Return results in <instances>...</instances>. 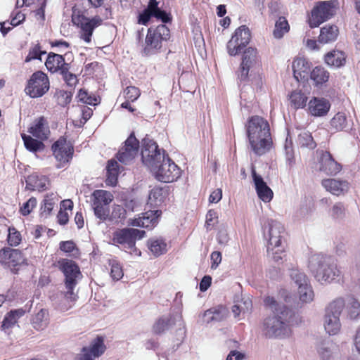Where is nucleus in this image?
<instances>
[{
    "mask_svg": "<svg viewBox=\"0 0 360 360\" xmlns=\"http://www.w3.org/2000/svg\"><path fill=\"white\" fill-rule=\"evenodd\" d=\"M25 19V14L20 11H17L14 14H12L11 20L9 22L12 27H15L22 23Z\"/></svg>",
    "mask_w": 360,
    "mask_h": 360,
    "instance_id": "obj_63",
    "label": "nucleus"
},
{
    "mask_svg": "<svg viewBox=\"0 0 360 360\" xmlns=\"http://www.w3.org/2000/svg\"><path fill=\"white\" fill-rule=\"evenodd\" d=\"M148 247L151 253L158 257L167 252V243L162 238H151L148 241Z\"/></svg>",
    "mask_w": 360,
    "mask_h": 360,
    "instance_id": "obj_35",
    "label": "nucleus"
},
{
    "mask_svg": "<svg viewBox=\"0 0 360 360\" xmlns=\"http://www.w3.org/2000/svg\"><path fill=\"white\" fill-rule=\"evenodd\" d=\"M247 136L252 150L257 155L265 154L271 145L268 122L259 116L251 117L246 124Z\"/></svg>",
    "mask_w": 360,
    "mask_h": 360,
    "instance_id": "obj_2",
    "label": "nucleus"
},
{
    "mask_svg": "<svg viewBox=\"0 0 360 360\" xmlns=\"http://www.w3.org/2000/svg\"><path fill=\"white\" fill-rule=\"evenodd\" d=\"M321 360H338L330 347L323 344L318 349Z\"/></svg>",
    "mask_w": 360,
    "mask_h": 360,
    "instance_id": "obj_48",
    "label": "nucleus"
},
{
    "mask_svg": "<svg viewBox=\"0 0 360 360\" xmlns=\"http://www.w3.org/2000/svg\"><path fill=\"white\" fill-rule=\"evenodd\" d=\"M58 103L62 106H65L70 103L72 99V94L70 92L60 90L57 92Z\"/></svg>",
    "mask_w": 360,
    "mask_h": 360,
    "instance_id": "obj_59",
    "label": "nucleus"
},
{
    "mask_svg": "<svg viewBox=\"0 0 360 360\" xmlns=\"http://www.w3.org/2000/svg\"><path fill=\"white\" fill-rule=\"evenodd\" d=\"M126 210L120 205H114L112 211V217L113 219H122L124 218Z\"/></svg>",
    "mask_w": 360,
    "mask_h": 360,
    "instance_id": "obj_64",
    "label": "nucleus"
},
{
    "mask_svg": "<svg viewBox=\"0 0 360 360\" xmlns=\"http://www.w3.org/2000/svg\"><path fill=\"white\" fill-rule=\"evenodd\" d=\"M0 262L8 265L13 273L25 263V259L18 250L4 248L0 250Z\"/></svg>",
    "mask_w": 360,
    "mask_h": 360,
    "instance_id": "obj_16",
    "label": "nucleus"
},
{
    "mask_svg": "<svg viewBox=\"0 0 360 360\" xmlns=\"http://www.w3.org/2000/svg\"><path fill=\"white\" fill-rule=\"evenodd\" d=\"M106 169V184L112 186H115L117 182V176L119 174V165L117 162L114 160H109Z\"/></svg>",
    "mask_w": 360,
    "mask_h": 360,
    "instance_id": "obj_34",
    "label": "nucleus"
},
{
    "mask_svg": "<svg viewBox=\"0 0 360 360\" xmlns=\"http://www.w3.org/2000/svg\"><path fill=\"white\" fill-rule=\"evenodd\" d=\"M330 103L324 98L314 97L308 103V112L314 117H324L329 112Z\"/></svg>",
    "mask_w": 360,
    "mask_h": 360,
    "instance_id": "obj_23",
    "label": "nucleus"
},
{
    "mask_svg": "<svg viewBox=\"0 0 360 360\" xmlns=\"http://www.w3.org/2000/svg\"><path fill=\"white\" fill-rule=\"evenodd\" d=\"M145 233L144 231L131 228L117 229L112 233V243L131 250L134 248L136 240L143 238Z\"/></svg>",
    "mask_w": 360,
    "mask_h": 360,
    "instance_id": "obj_12",
    "label": "nucleus"
},
{
    "mask_svg": "<svg viewBox=\"0 0 360 360\" xmlns=\"http://www.w3.org/2000/svg\"><path fill=\"white\" fill-rule=\"evenodd\" d=\"M57 202L58 198L55 193L46 195L41 207V214L46 217L49 214Z\"/></svg>",
    "mask_w": 360,
    "mask_h": 360,
    "instance_id": "obj_46",
    "label": "nucleus"
},
{
    "mask_svg": "<svg viewBox=\"0 0 360 360\" xmlns=\"http://www.w3.org/2000/svg\"><path fill=\"white\" fill-rule=\"evenodd\" d=\"M260 65V58L258 51L252 47L247 48L242 56V62L238 73V79L240 81L245 80L249 75V72H253Z\"/></svg>",
    "mask_w": 360,
    "mask_h": 360,
    "instance_id": "obj_14",
    "label": "nucleus"
},
{
    "mask_svg": "<svg viewBox=\"0 0 360 360\" xmlns=\"http://www.w3.org/2000/svg\"><path fill=\"white\" fill-rule=\"evenodd\" d=\"M252 176L258 197L264 202H270L273 198L274 193L263 178L257 174L254 167L252 168Z\"/></svg>",
    "mask_w": 360,
    "mask_h": 360,
    "instance_id": "obj_22",
    "label": "nucleus"
},
{
    "mask_svg": "<svg viewBox=\"0 0 360 360\" xmlns=\"http://www.w3.org/2000/svg\"><path fill=\"white\" fill-rule=\"evenodd\" d=\"M53 155L60 165L58 167H63L64 164L68 163L72 157L73 147L66 141L65 139H60L52 146Z\"/></svg>",
    "mask_w": 360,
    "mask_h": 360,
    "instance_id": "obj_18",
    "label": "nucleus"
},
{
    "mask_svg": "<svg viewBox=\"0 0 360 360\" xmlns=\"http://www.w3.org/2000/svg\"><path fill=\"white\" fill-rule=\"evenodd\" d=\"M22 139L26 149L30 152L40 151L44 148V145L41 141L36 140L30 136L22 134Z\"/></svg>",
    "mask_w": 360,
    "mask_h": 360,
    "instance_id": "obj_44",
    "label": "nucleus"
},
{
    "mask_svg": "<svg viewBox=\"0 0 360 360\" xmlns=\"http://www.w3.org/2000/svg\"><path fill=\"white\" fill-rule=\"evenodd\" d=\"M283 247L273 248L271 251H269V248H267V255L269 258L272 259L275 262L279 263L283 255Z\"/></svg>",
    "mask_w": 360,
    "mask_h": 360,
    "instance_id": "obj_55",
    "label": "nucleus"
},
{
    "mask_svg": "<svg viewBox=\"0 0 360 360\" xmlns=\"http://www.w3.org/2000/svg\"><path fill=\"white\" fill-rule=\"evenodd\" d=\"M308 267L315 279L321 283H330L340 276V271L332 257L322 253L311 255Z\"/></svg>",
    "mask_w": 360,
    "mask_h": 360,
    "instance_id": "obj_3",
    "label": "nucleus"
},
{
    "mask_svg": "<svg viewBox=\"0 0 360 360\" xmlns=\"http://www.w3.org/2000/svg\"><path fill=\"white\" fill-rule=\"evenodd\" d=\"M113 195L105 190H96L92 193V208L94 214L101 221H105L109 216L108 205L113 200Z\"/></svg>",
    "mask_w": 360,
    "mask_h": 360,
    "instance_id": "obj_8",
    "label": "nucleus"
},
{
    "mask_svg": "<svg viewBox=\"0 0 360 360\" xmlns=\"http://www.w3.org/2000/svg\"><path fill=\"white\" fill-rule=\"evenodd\" d=\"M107 0H88L91 6L94 8L104 7L105 13L103 15L105 19H108L111 15V10L110 6L105 5Z\"/></svg>",
    "mask_w": 360,
    "mask_h": 360,
    "instance_id": "obj_60",
    "label": "nucleus"
},
{
    "mask_svg": "<svg viewBox=\"0 0 360 360\" xmlns=\"http://www.w3.org/2000/svg\"><path fill=\"white\" fill-rule=\"evenodd\" d=\"M299 300L302 303H309L313 301L314 293L310 283H307L297 289Z\"/></svg>",
    "mask_w": 360,
    "mask_h": 360,
    "instance_id": "obj_38",
    "label": "nucleus"
},
{
    "mask_svg": "<svg viewBox=\"0 0 360 360\" xmlns=\"http://www.w3.org/2000/svg\"><path fill=\"white\" fill-rule=\"evenodd\" d=\"M290 277L298 288L309 282L305 274L296 266L290 269Z\"/></svg>",
    "mask_w": 360,
    "mask_h": 360,
    "instance_id": "obj_43",
    "label": "nucleus"
},
{
    "mask_svg": "<svg viewBox=\"0 0 360 360\" xmlns=\"http://www.w3.org/2000/svg\"><path fill=\"white\" fill-rule=\"evenodd\" d=\"M45 51H42L41 50L40 46L39 44H35L34 46L30 48L28 55L25 58V62H30L32 60L39 59L41 60V56L43 54H45Z\"/></svg>",
    "mask_w": 360,
    "mask_h": 360,
    "instance_id": "obj_53",
    "label": "nucleus"
},
{
    "mask_svg": "<svg viewBox=\"0 0 360 360\" xmlns=\"http://www.w3.org/2000/svg\"><path fill=\"white\" fill-rule=\"evenodd\" d=\"M331 127L336 131L349 129V121L343 112H338L330 120Z\"/></svg>",
    "mask_w": 360,
    "mask_h": 360,
    "instance_id": "obj_36",
    "label": "nucleus"
},
{
    "mask_svg": "<svg viewBox=\"0 0 360 360\" xmlns=\"http://www.w3.org/2000/svg\"><path fill=\"white\" fill-rule=\"evenodd\" d=\"M68 65V63L65 62L63 56L54 53H50L45 62L46 68L51 72H56L58 70L61 72L63 66Z\"/></svg>",
    "mask_w": 360,
    "mask_h": 360,
    "instance_id": "obj_27",
    "label": "nucleus"
},
{
    "mask_svg": "<svg viewBox=\"0 0 360 360\" xmlns=\"http://www.w3.org/2000/svg\"><path fill=\"white\" fill-rule=\"evenodd\" d=\"M103 20L98 15L88 18L83 14H73L72 17L73 24L79 28V39L86 44L91 43L94 30L102 25Z\"/></svg>",
    "mask_w": 360,
    "mask_h": 360,
    "instance_id": "obj_6",
    "label": "nucleus"
},
{
    "mask_svg": "<svg viewBox=\"0 0 360 360\" xmlns=\"http://www.w3.org/2000/svg\"><path fill=\"white\" fill-rule=\"evenodd\" d=\"M348 314L351 319H356L360 316V302L356 300H352L348 306Z\"/></svg>",
    "mask_w": 360,
    "mask_h": 360,
    "instance_id": "obj_57",
    "label": "nucleus"
},
{
    "mask_svg": "<svg viewBox=\"0 0 360 360\" xmlns=\"http://www.w3.org/2000/svg\"><path fill=\"white\" fill-rule=\"evenodd\" d=\"M170 37V32L165 25H160L156 27H150L145 39L143 53L146 55L156 53Z\"/></svg>",
    "mask_w": 360,
    "mask_h": 360,
    "instance_id": "obj_5",
    "label": "nucleus"
},
{
    "mask_svg": "<svg viewBox=\"0 0 360 360\" xmlns=\"http://www.w3.org/2000/svg\"><path fill=\"white\" fill-rule=\"evenodd\" d=\"M167 191L159 186H155L151 189L148 196V203L151 206L160 205L165 198Z\"/></svg>",
    "mask_w": 360,
    "mask_h": 360,
    "instance_id": "obj_32",
    "label": "nucleus"
},
{
    "mask_svg": "<svg viewBox=\"0 0 360 360\" xmlns=\"http://www.w3.org/2000/svg\"><path fill=\"white\" fill-rule=\"evenodd\" d=\"M174 324L169 318L160 319L154 325L153 330L156 333H161L167 330L169 326Z\"/></svg>",
    "mask_w": 360,
    "mask_h": 360,
    "instance_id": "obj_52",
    "label": "nucleus"
},
{
    "mask_svg": "<svg viewBox=\"0 0 360 360\" xmlns=\"http://www.w3.org/2000/svg\"><path fill=\"white\" fill-rule=\"evenodd\" d=\"M345 307V302L342 297H337L330 302L325 309L323 327L330 335H337L341 329L340 316Z\"/></svg>",
    "mask_w": 360,
    "mask_h": 360,
    "instance_id": "obj_4",
    "label": "nucleus"
},
{
    "mask_svg": "<svg viewBox=\"0 0 360 360\" xmlns=\"http://www.w3.org/2000/svg\"><path fill=\"white\" fill-rule=\"evenodd\" d=\"M339 30L337 26L328 25L321 29L319 41L323 44L335 41L338 37Z\"/></svg>",
    "mask_w": 360,
    "mask_h": 360,
    "instance_id": "obj_29",
    "label": "nucleus"
},
{
    "mask_svg": "<svg viewBox=\"0 0 360 360\" xmlns=\"http://www.w3.org/2000/svg\"><path fill=\"white\" fill-rule=\"evenodd\" d=\"M285 157L287 161L292 164L294 162V152L292 149V143L291 140L288 141V138H286L285 143L284 146Z\"/></svg>",
    "mask_w": 360,
    "mask_h": 360,
    "instance_id": "obj_62",
    "label": "nucleus"
},
{
    "mask_svg": "<svg viewBox=\"0 0 360 360\" xmlns=\"http://www.w3.org/2000/svg\"><path fill=\"white\" fill-rule=\"evenodd\" d=\"M150 169L158 180L163 182H173L181 173V169L167 156Z\"/></svg>",
    "mask_w": 360,
    "mask_h": 360,
    "instance_id": "obj_7",
    "label": "nucleus"
},
{
    "mask_svg": "<svg viewBox=\"0 0 360 360\" xmlns=\"http://www.w3.org/2000/svg\"><path fill=\"white\" fill-rule=\"evenodd\" d=\"M346 208L341 202H337L329 210L330 216L334 219H342L345 216Z\"/></svg>",
    "mask_w": 360,
    "mask_h": 360,
    "instance_id": "obj_47",
    "label": "nucleus"
},
{
    "mask_svg": "<svg viewBox=\"0 0 360 360\" xmlns=\"http://www.w3.org/2000/svg\"><path fill=\"white\" fill-rule=\"evenodd\" d=\"M32 324L34 328L37 330H44L49 324L48 311L46 309H41L34 316Z\"/></svg>",
    "mask_w": 360,
    "mask_h": 360,
    "instance_id": "obj_39",
    "label": "nucleus"
},
{
    "mask_svg": "<svg viewBox=\"0 0 360 360\" xmlns=\"http://www.w3.org/2000/svg\"><path fill=\"white\" fill-rule=\"evenodd\" d=\"M74 289L66 288V292H61V300L59 303L61 310L67 311L74 305L77 298V295L74 292Z\"/></svg>",
    "mask_w": 360,
    "mask_h": 360,
    "instance_id": "obj_31",
    "label": "nucleus"
},
{
    "mask_svg": "<svg viewBox=\"0 0 360 360\" xmlns=\"http://www.w3.org/2000/svg\"><path fill=\"white\" fill-rule=\"evenodd\" d=\"M310 77L316 86H319L328 82L329 72L322 67H316L311 71Z\"/></svg>",
    "mask_w": 360,
    "mask_h": 360,
    "instance_id": "obj_37",
    "label": "nucleus"
},
{
    "mask_svg": "<svg viewBox=\"0 0 360 360\" xmlns=\"http://www.w3.org/2000/svg\"><path fill=\"white\" fill-rule=\"evenodd\" d=\"M289 30L288 20L284 17H280L275 23L274 37L276 39H281L285 33L288 32Z\"/></svg>",
    "mask_w": 360,
    "mask_h": 360,
    "instance_id": "obj_42",
    "label": "nucleus"
},
{
    "mask_svg": "<svg viewBox=\"0 0 360 360\" xmlns=\"http://www.w3.org/2000/svg\"><path fill=\"white\" fill-rule=\"evenodd\" d=\"M290 101L291 106L295 109L303 108L306 106L307 97L304 93L295 91L290 96Z\"/></svg>",
    "mask_w": 360,
    "mask_h": 360,
    "instance_id": "obj_41",
    "label": "nucleus"
},
{
    "mask_svg": "<svg viewBox=\"0 0 360 360\" xmlns=\"http://www.w3.org/2000/svg\"><path fill=\"white\" fill-rule=\"evenodd\" d=\"M333 3L331 1H320L312 10L309 18L311 27H316L333 15Z\"/></svg>",
    "mask_w": 360,
    "mask_h": 360,
    "instance_id": "obj_15",
    "label": "nucleus"
},
{
    "mask_svg": "<svg viewBox=\"0 0 360 360\" xmlns=\"http://www.w3.org/2000/svg\"><path fill=\"white\" fill-rule=\"evenodd\" d=\"M139 150V141L131 134L117 153L118 160L124 164L129 163L137 155Z\"/></svg>",
    "mask_w": 360,
    "mask_h": 360,
    "instance_id": "obj_19",
    "label": "nucleus"
},
{
    "mask_svg": "<svg viewBox=\"0 0 360 360\" xmlns=\"http://www.w3.org/2000/svg\"><path fill=\"white\" fill-rule=\"evenodd\" d=\"M297 143L300 147L303 148L314 149L316 146L311 134L309 131L301 132L298 135Z\"/></svg>",
    "mask_w": 360,
    "mask_h": 360,
    "instance_id": "obj_45",
    "label": "nucleus"
},
{
    "mask_svg": "<svg viewBox=\"0 0 360 360\" xmlns=\"http://www.w3.org/2000/svg\"><path fill=\"white\" fill-rule=\"evenodd\" d=\"M77 98L79 101L88 105H95L98 103L96 96L89 94L86 90L82 89L79 91Z\"/></svg>",
    "mask_w": 360,
    "mask_h": 360,
    "instance_id": "obj_49",
    "label": "nucleus"
},
{
    "mask_svg": "<svg viewBox=\"0 0 360 360\" xmlns=\"http://www.w3.org/2000/svg\"><path fill=\"white\" fill-rule=\"evenodd\" d=\"M161 211H148L143 213L138 218L131 219L129 224L133 226H139L143 228H152L158 224V217L160 216Z\"/></svg>",
    "mask_w": 360,
    "mask_h": 360,
    "instance_id": "obj_24",
    "label": "nucleus"
},
{
    "mask_svg": "<svg viewBox=\"0 0 360 360\" xmlns=\"http://www.w3.org/2000/svg\"><path fill=\"white\" fill-rule=\"evenodd\" d=\"M325 62L330 66L340 68L345 64L346 55L342 51L333 50L326 55Z\"/></svg>",
    "mask_w": 360,
    "mask_h": 360,
    "instance_id": "obj_30",
    "label": "nucleus"
},
{
    "mask_svg": "<svg viewBox=\"0 0 360 360\" xmlns=\"http://www.w3.org/2000/svg\"><path fill=\"white\" fill-rule=\"evenodd\" d=\"M24 314L25 311L22 309L11 311L4 317L2 323V328L4 329L11 328L17 323L18 319L23 316Z\"/></svg>",
    "mask_w": 360,
    "mask_h": 360,
    "instance_id": "obj_40",
    "label": "nucleus"
},
{
    "mask_svg": "<svg viewBox=\"0 0 360 360\" xmlns=\"http://www.w3.org/2000/svg\"><path fill=\"white\" fill-rule=\"evenodd\" d=\"M29 132L37 139L41 140L46 139L50 131L48 123L44 117H41L36 120L30 127Z\"/></svg>",
    "mask_w": 360,
    "mask_h": 360,
    "instance_id": "obj_25",
    "label": "nucleus"
},
{
    "mask_svg": "<svg viewBox=\"0 0 360 360\" xmlns=\"http://www.w3.org/2000/svg\"><path fill=\"white\" fill-rule=\"evenodd\" d=\"M251 39L250 31L245 25L236 30L231 39L227 43V51L231 56L238 55L246 46Z\"/></svg>",
    "mask_w": 360,
    "mask_h": 360,
    "instance_id": "obj_13",
    "label": "nucleus"
},
{
    "mask_svg": "<svg viewBox=\"0 0 360 360\" xmlns=\"http://www.w3.org/2000/svg\"><path fill=\"white\" fill-rule=\"evenodd\" d=\"M21 241L20 233L15 228L8 229V243L11 246L18 245Z\"/></svg>",
    "mask_w": 360,
    "mask_h": 360,
    "instance_id": "obj_56",
    "label": "nucleus"
},
{
    "mask_svg": "<svg viewBox=\"0 0 360 360\" xmlns=\"http://www.w3.org/2000/svg\"><path fill=\"white\" fill-rule=\"evenodd\" d=\"M264 304L272 315L266 318L263 323V333L268 338H288L292 334L293 313L285 304L274 297L264 299Z\"/></svg>",
    "mask_w": 360,
    "mask_h": 360,
    "instance_id": "obj_1",
    "label": "nucleus"
},
{
    "mask_svg": "<svg viewBox=\"0 0 360 360\" xmlns=\"http://www.w3.org/2000/svg\"><path fill=\"white\" fill-rule=\"evenodd\" d=\"M48 76L41 71L34 72L27 81L25 91L31 98H39L44 95L49 89Z\"/></svg>",
    "mask_w": 360,
    "mask_h": 360,
    "instance_id": "obj_11",
    "label": "nucleus"
},
{
    "mask_svg": "<svg viewBox=\"0 0 360 360\" xmlns=\"http://www.w3.org/2000/svg\"><path fill=\"white\" fill-rule=\"evenodd\" d=\"M110 276L115 281L121 279L124 275L121 265L116 261L110 262Z\"/></svg>",
    "mask_w": 360,
    "mask_h": 360,
    "instance_id": "obj_50",
    "label": "nucleus"
},
{
    "mask_svg": "<svg viewBox=\"0 0 360 360\" xmlns=\"http://www.w3.org/2000/svg\"><path fill=\"white\" fill-rule=\"evenodd\" d=\"M106 349L103 337L98 336L94 338L89 346L84 347L82 349V352L87 353L93 358H98L105 352Z\"/></svg>",
    "mask_w": 360,
    "mask_h": 360,
    "instance_id": "obj_26",
    "label": "nucleus"
},
{
    "mask_svg": "<svg viewBox=\"0 0 360 360\" xmlns=\"http://www.w3.org/2000/svg\"><path fill=\"white\" fill-rule=\"evenodd\" d=\"M165 156V150L158 148L157 143L145 138L142 141L141 158L143 163L150 169L155 165L160 163Z\"/></svg>",
    "mask_w": 360,
    "mask_h": 360,
    "instance_id": "obj_10",
    "label": "nucleus"
},
{
    "mask_svg": "<svg viewBox=\"0 0 360 360\" xmlns=\"http://www.w3.org/2000/svg\"><path fill=\"white\" fill-rule=\"evenodd\" d=\"M269 229L266 237L268 240L267 248H269V251H271L273 248L281 247V233L283 231L282 224L274 220H269L268 221Z\"/></svg>",
    "mask_w": 360,
    "mask_h": 360,
    "instance_id": "obj_20",
    "label": "nucleus"
},
{
    "mask_svg": "<svg viewBox=\"0 0 360 360\" xmlns=\"http://www.w3.org/2000/svg\"><path fill=\"white\" fill-rule=\"evenodd\" d=\"M49 183V179L45 176L32 174L27 178L26 188L31 190H44Z\"/></svg>",
    "mask_w": 360,
    "mask_h": 360,
    "instance_id": "obj_28",
    "label": "nucleus"
},
{
    "mask_svg": "<svg viewBox=\"0 0 360 360\" xmlns=\"http://www.w3.org/2000/svg\"><path fill=\"white\" fill-rule=\"evenodd\" d=\"M56 266L63 272L65 288H75L82 278L79 267L75 262L68 259H60Z\"/></svg>",
    "mask_w": 360,
    "mask_h": 360,
    "instance_id": "obj_9",
    "label": "nucleus"
},
{
    "mask_svg": "<svg viewBox=\"0 0 360 360\" xmlns=\"http://www.w3.org/2000/svg\"><path fill=\"white\" fill-rule=\"evenodd\" d=\"M214 321H221L227 316V310L221 306L211 308Z\"/></svg>",
    "mask_w": 360,
    "mask_h": 360,
    "instance_id": "obj_58",
    "label": "nucleus"
},
{
    "mask_svg": "<svg viewBox=\"0 0 360 360\" xmlns=\"http://www.w3.org/2000/svg\"><path fill=\"white\" fill-rule=\"evenodd\" d=\"M37 205V199L30 198L20 208V212L22 215H28Z\"/></svg>",
    "mask_w": 360,
    "mask_h": 360,
    "instance_id": "obj_61",
    "label": "nucleus"
},
{
    "mask_svg": "<svg viewBox=\"0 0 360 360\" xmlns=\"http://www.w3.org/2000/svg\"><path fill=\"white\" fill-rule=\"evenodd\" d=\"M124 97L127 101H135L140 96V90L134 86H127L124 91Z\"/></svg>",
    "mask_w": 360,
    "mask_h": 360,
    "instance_id": "obj_54",
    "label": "nucleus"
},
{
    "mask_svg": "<svg viewBox=\"0 0 360 360\" xmlns=\"http://www.w3.org/2000/svg\"><path fill=\"white\" fill-rule=\"evenodd\" d=\"M69 69L70 65L63 66V69L60 73L68 86H75L77 83V78L75 75L69 72Z\"/></svg>",
    "mask_w": 360,
    "mask_h": 360,
    "instance_id": "obj_51",
    "label": "nucleus"
},
{
    "mask_svg": "<svg viewBox=\"0 0 360 360\" xmlns=\"http://www.w3.org/2000/svg\"><path fill=\"white\" fill-rule=\"evenodd\" d=\"M319 170L326 175L335 176L342 169L340 163L335 160L332 155L328 151H318Z\"/></svg>",
    "mask_w": 360,
    "mask_h": 360,
    "instance_id": "obj_17",
    "label": "nucleus"
},
{
    "mask_svg": "<svg viewBox=\"0 0 360 360\" xmlns=\"http://www.w3.org/2000/svg\"><path fill=\"white\" fill-rule=\"evenodd\" d=\"M294 77L297 80L299 78L304 77L302 74L307 73L309 70V65L306 59L303 58H295L292 64Z\"/></svg>",
    "mask_w": 360,
    "mask_h": 360,
    "instance_id": "obj_33",
    "label": "nucleus"
},
{
    "mask_svg": "<svg viewBox=\"0 0 360 360\" xmlns=\"http://www.w3.org/2000/svg\"><path fill=\"white\" fill-rule=\"evenodd\" d=\"M321 185L328 192L336 196L345 195L349 189V183L340 179H325L322 180Z\"/></svg>",
    "mask_w": 360,
    "mask_h": 360,
    "instance_id": "obj_21",
    "label": "nucleus"
}]
</instances>
